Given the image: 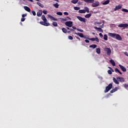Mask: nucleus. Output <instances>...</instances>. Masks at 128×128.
I'll use <instances>...</instances> for the list:
<instances>
[{"mask_svg":"<svg viewBox=\"0 0 128 128\" xmlns=\"http://www.w3.org/2000/svg\"><path fill=\"white\" fill-rule=\"evenodd\" d=\"M111 72H114V69H112H112H111Z\"/></svg>","mask_w":128,"mask_h":128,"instance_id":"60","label":"nucleus"},{"mask_svg":"<svg viewBox=\"0 0 128 128\" xmlns=\"http://www.w3.org/2000/svg\"><path fill=\"white\" fill-rule=\"evenodd\" d=\"M76 37V38H77L78 40H80V38L77 37L76 36H75Z\"/></svg>","mask_w":128,"mask_h":128,"instance_id":"55","label":"nucleus"},{"mask_svg":"<svg viewBox=\"0 0 128 128\" xmlns=\"http://www.w3.org/2000/svg\"><path fill=\"white\" fill-rule=\"evenodd\" d=\"M96 52H97V54H100V48H97L96 49Z\"/></svg>","mask_w":128,"mask_h":128,"instance_id":"30","label":"nucleus"},{"mask_svg":"<svg viewBox=\"0 0 128 128\" xmlns=\"http://www.w3.org/2000/svg\"><path fill=\"white\" fill-rule=\"evenodd\" d=\"M118 28H128V24H120L118 26Z\"/></svg>","mask_w":128,"mask_h":128,"instance_id":"8","label":"nucleus"},{"mask_svg":"<svg viewBox=\"0 0 128 128\" xmlns=\"http://www.w3.org/2000/svg\"><path fill=\"white\" fill-rule=\"evenodd\" d=\"M56 14H58V16H62V12H57Z\"/></svg>","mask_w":128,"mask_h":128,"instance_id":"39","label":"nucleus"},{"mask_svg":"<svg viewBox=\"0 0 128 128\" xmlns=\"http://www.w3.org/2000/svg\"><path fill=\"white\" fill-rule=\"evenodd\" d=\"M62 32H64V34H66V32H68V30H66V28H62Z\"/></svg>","mask_w":128,"mask_h":128,"instance_id":"35","label":"nucleus"},{"mask_svg":"<svg viewBox=\"0 0 128 128\" xmlns=\"http://www.w3.org/2000/svg\"><path fill=\"white\" fill-rule=\"evenodd\" d=\"M98 46L96 44H92L89 46V48H96Z\"/></svg>","mask_w":128,"mask_h":128,"instance_id":"25","label":"nucleus"},{"mask_svg":"<svg viewBox=\"0 0 128 128\" xmlns=\"http://www.w3.org/2000/svg\"><path fill=\"white\" fill-rule=\"evenodd\" d=\"M32 12L33 16H36V12L34 10H32Z\"/></svg>","mask_w":128,"mask_h":128,"instance_id":"44","label":"nucleus"},{"mask_svg":"<svg viewBox=\"0 0 128 128\" xmlns=\"http://www.w3.org/2000/svg\"><path fill=\"white\" fill-rule=\"evenodd\" d=\"M68 38L70 40H74V38H72V36H68Z\"/></svg>","mask_w":128,"mask_h":128,"instance_id":"45","label":"nucleus"},{"mask_svg":"<svg viewBox=\"0 0 128 128\" xmlns=\"http://www.w3.org/2000/svg\"><path fill=\"white\" fill-rule=\"evenodd\" d=\"M112 88V83H110V84L108 86H107L106 88V90H104V92L106 93V92H110V89Z\"/></svg>","mask_w":128,"mask_h":128,"instance_id":"2","label":"nucleus"},{"mask_svg":"<svg viewBox=\"0 0 128 128\" xmlns=\"http://www.w3.org/2000/svg\"><path fill=\"white\" fill-rule=\"evenodd\" d=\"M74 10H80V8L75 6L74 8Z\"/></svg>","mask_w":128,"mask_h":128,"instance_id":"33","label":"nucleus"},{"mask_svg":"<svg viewBox=\"0 0 128 128\" xmlns=\"http://www.w3.org/2000/svg\"><path fill=\"white\" fill-rule=\"evenodd\" d=\"M48 18H50V20H55V21L58 20V19L54 18V17L48 14Z\"/></svg>","mask_w":128,"mask_h":128,"instance_id":"12","label":"nucleus"},{"mask_svg":"<svg viewBox=\"0 0 128 128\" xmlns=\"http://www.w3.org/2000/svg\"><path fill=\"white\" fill-rule=\"evenodd\" d=\"M72 28L73 30H78V28H76V27L74 26H72Z\"/></svg>","mask_w":128,"mask_h":128,"instance_id":"51","label":"nucleus"},{"mask_svg":"<svg viewBox=\"0 0 128 128\" xmlns=\"http://www.w3.org/2000/svg\"><path fill=\"white\" fill-rule=\"evenodd\" d=\"M83 38H86V39H88V38H90L88 37H86V36H84Z\"/></svg>","mask_w":128,"mask_h":128,"instance_id":"52","label":"nucleus"},{"mask_svg":"<svg viewBox=\"0 0 128 128\" xmlns=\"http://www.w3.org/2000/svg\"><path fill=\"white\" fill-rule=\"evenodd\" d=\"M77 18L80 20V22H86V18H82L80 16H77Z\"/></svg>","mask_w":128,"mask_h":128,"instance_id":"6","label":"nucleus"},{"mask_svg":"<svg viewBox=\"0 0 128 128\" xmlns=\"http://www.w3.org/2000/svg\"><path fill=\"white\" fill-rule=\"evenodd\" d=\"M78 0H72L71 2H72V4H78Z\"/></svg>","mask_w":128,"mask_h":128,"instance_id":"28","label":"nucleus"},{"mask_svg":"<svg viewBox=\"0 0 128 128\" xmlns=\"http://www.w3.org/2000/svg\"><path fill=\"white\" fill-rule=\"evenodd\" d=\"M92 34H96L94 32H92Z\"/></svg>","mask_w":128,"mask_h":128,"instance_id":"62","label":"nucleus"},{"mask_svg":"<svg viewBox=\"0 0 128 128\" xmlns=\"http://www.w3.org/2000/svg\"><path fill=\"white\" fill-rule=\"evenodd\" d=\"M94 28L95 30H98V32H104V30L100 28H98L96 26H94Z\"/></svg>","mask_w":128,"mask_h":128,"instance_id":"14","label":"nucleus"},{"mask_svg":"<svg viewBox=\"0 0 128 128\" xmlns=\"http://www.w3.org/2000/svg\"><path fill=\"white\" fill-rule=\"evenodd\" d=\"M85 42L87 43L88 44L90 42V40H86Z\"/></svg>","mask_w":128,"mask_h":128,"instance_id":"53","label":"nucleus"},{"mask_svg":"<svg viewBox=\"0 0 128 128\" xmlns=\"http://www.w3.org/2000/svg\"><path fill=\"white\" fill-rule=\"evenodd\" d=\"M70 28H68V27L67 28V29L68 30H70Z\"/></svg>","mask_w":128,"mask_h":128,"instance_id":"61","label":"nucleus"},{"mask_svg":"<svg viewBox=\"0 0 128 128\" xmlns=\"http://www.w3.org/2000/svg\"><path fill=\"white\" fill-rule=\"evenodd\" d=\"M113 81L116 84H120V82L118 80V79L116 78H113Z\"/></svg>","mask_w":128,"mask_h":128,"instance_id":"15","label":"nucleus"},{"mask_svg":"<svg viewBox=\"0 0 128 128\" xmlns=\"http://www.w3.org/2000/svg\"><path fill=\"white\" fill-rule=\"evenodd\" d=\"M52 26H58V22H53Z\"/></svg>","mask_w":128,"mask_h":128,"instance_id":"34","label":"nucleus"},{"mask_svg":"<svg viewBox=\"0 0 128 128\" xmlns=\"http://www.w3.org/2000/svg\"><path fill=\"white\" fill-rule=\"evenodd\" d=\"M77 30H78V32H84V30L82 29H80V28H77Z\"/></svg>","mask_w":128,"mask_h":128,"instance_id":"40","label":"nucleus"},{"mask_svg":"<svg viewBox=\"0 0 128 128\" xmlns=\"http://www.w3.org/2000/svg\"><path fill=\"white\" fill-rule=\"evenodd\" d=\"M79 14H86V10H78Z\"/></svg>","mask_w":128,"mask_h":128,"instance_id":"23","label":"nucleus"},{"mask_svg":"<svg viewBox=\"0 0 128 128\" xmlns=\"http://www.w3.org/2000/svg\"><path fill=\"white\" fill-rule=\"evenodd\" d=\"M110 2V0H106V1H104V2L102 3V4H103L104 6H106V4H108Z\"/></svg>","mask_w":128,"mask_h":128,"instance_id":"19","label":"nucleus"},{"mask_svg":"<svg viewBox=\"0 0 128 128\" xmlns=\"http://www.w3.org/2000/svg\"><path fill=\"white\" fill-rule=\"evenodd\" d=\"M122 8V4H119L115 7L114 10L116 12L118 10H120Z\"/></svg>","mask_w":128,"mask_h":128,"instance_id":"10","label":"nucleus"},{"mask_svg":"<svg viewBox=\"0 0 128 128\" xmlns=\"http://www.w3.org/2000/svg\"><path fill=\"white\" fill-rule=\"evenodd\" d=\"M66 18H68V20H72V18H70L69 16H67Z\"/></svg>","mask_w":128,"mask_h":128,"instance_id":"54","label":"nucleus"},{"mask_svg":"<svg viewBox=\"0 0 128 128\" xmlns=\"http://www.w3.org/2000/svg\"><path fill=\"white\" fill-rule=\"evenodd\" d=\"M126 36H128V32L126 34Z\"/></svg>","mask_w":128,"mask_h":128,"instance_id":"63","label":"nucleus"},{"mask_svg":"<svg viewBox=\"0 0 128 128\" xmlns=\"http://www.w3.org/2000/svg\"><path fill=\"white\" fill-rule=\"evenodd\" d=\"M42 10H40L38 12H37V16H42Z\"/></svg>","mask_w":128,"mask_h":128,"instance_id":"21","label":"nucleus"},{"mask_svg":"<svg viewBox=\"0 0 128 128\" xmlns=\"http://www.w3.org/2000/svg\"><path fill=\"white\" fill-rule=\"evenodd\" d=\"M65 26H68V28H72V22H65Z\"/></svg>","mask_w":128,"mask_h":128,"instance_id":"3","label":"nucleus"},{"mask_svg":"<svg viewBox=\"0 0 128 128\" xmlns=\"http://www.w3.org/2000/svg\"><path fill=\"white\" fill-rule=\"evenodd\" d=\"M100 6V2L98 1L94 2H93L92 4V8H96V6Z\"/></svg>","mask_w":128,"mask_h":128,"instance_id":"5","label":"nucleus"},{"mask_svg":"<svg viewBox=\"0 0 128 128\" xmlns=\"http://www.w3.org/2000/svg\"><path fill=\"white\" fill-rule=\"evenodd\" d=\"M125 54H126V56H128V52H125Z\"/></svg>","mask_w":128,"mask_h":128,"instance_id":"58","label":"nucleus"},{"mask_svg":"<svg viewBox=\"0 0 128 128\" xmlns=\"http://www.w3.org/2000/svg\"><path fill=\"white\" fill-rule=\"evenodd\" d=\"M60 18L62 20V22H66L68 20L66 18Z\"/></svg>","mask_w":128,"mask_h":128,"instance_id":"38","label":"nucleus"},{"mask_svg":"<svg viewBox=\"0 0 128 128\" xmlns=\"http://www.w3.org/2000/svg\"><path fill=\"white\" fill-rule=\"evenodd\" d=\"M108 68H110V70H112V68L110 66H108Z\"/></svg>","mask_w":128,"mask_h":128,"instance_id":"59","label":"nucleus"},{"mask_svg":"<svg viewBox=\"0 0 128 128\" xmlns=\"http://www.w3.org/2000/svg\"><path fill=\"white\" fill-rule=\"evenodd\" d=\"M41 18L42 20H44V22H48V20H46V16H44V15H42Z\"/></svg>","mask_w":128,"mask_h":128,"instance_id":"18","label":"nucleus"},{"mask_svg":"<svg viewBox=\"0 0 128 128\" xmlns=\"http://www.w3.org/2000/svg\"><path fill=\"white\" fill-rule=\"evenodd\" d=\"M84 10H86V12H90V8L88 7H84Z\"/></svg>","mask_w":128,"mask_h":128,"instance_id":"29","label":"nucleus"},{"mask_svg":"<svg viewBox=\"0 0 128 128\" xmlns=\"http://www.w3.org/2000/svg\"><path fill=\"white\" fill-rule=\"evenodd\" d=\"M99 36H100V38H104V35H102V33H100Z\"/></svg>","mask_w":128,"mask_h":128,"instance_id":"46","label":"nucleus"},{"mask_svg":"<svg viewBox=\"0 0 128 128\" xmlns=\"http://www.w3.org/2000/svg\"><path fill=\"white\" fill-rule=\"evenodd\" d=\"M110 62L111 64H112V66H116V62H114V60H110Z\"/></svg>","mask_w":128,"mask_h":128,"instance_id":"22","label":"nucleus"},{"mask_svg":"<svg viewBox=\"0 0 128 128\" xmlns=\"http://www.w3.org/2000/svg\"><path fill=\"white\" fill-rule=\"evenodd\" d=\"M84 16L86 18H90V16H92V14H87L85 15Z\"/></svg>","mask_w":128,"mask_h":128,"instance_id":"26","label":"nucleus"},{"mask_svg":"<svg viewBox=\"0 0 128 128\" xmlns=\"http://www.w3.org/2000/svg\"><path fill=\"white\" fill-rule=\"evenodd\" d=\"M26 16V14H22V18H25Z\"/></svg>","mask_w":128,"mask_h":128,"instance_id":"50","label":"nucleus"},{"mask_svg":"<svg viewBox=\"0 0 128 128\" xmlns=\"http://www.w3.org/2000/svg\"><path fill=\"white\" fill-rule=\"evenodd\" d=\"M36 4H38V6H40V8H44V4H42V3L40 2H37Z\"/></svg>","mask_w":128,"mask_h":128,"instance_id":"31","label":"nucleus"},{"mask_svg":"<svg viewBox=\"0 0 128 128\" xmlns=\"http://www.w3.org/2000/svg\"><path fill=\"white\" fill-rule=\"evenodd\" d=\"M53 6L56 8H58V6H60V4H58V3H56L55 4H53Z\"/></svg>","mask_w":128,"mask_h":128,"instance_id":"27","label":"nucleus"},{"mask_svg":"<svg viewBox=\"0 0 128 128\" xmlns=\"http://www.w3.org/2000/svg\"><path fill=\"white\" fill-rule=\"evenodd\" d=\"M115 72H118V74H122V72H120V70H118V68H115Z\"/></svg>","mask_w":128,"mask_h":128,"instance_id":"24","label":"nucleus"},{"mask_svg":"<svg viewBox=\"0 0 128 128\" xmlns=\"http://www.w3.org/2000/svg\"><path fill=\"white\" fill-rule=\"evenodd\" d=\"M75 34H77V36H80V38H84V34L80 33V32H75Z\"/></svg>","mask_w":128,"mask_h":128,"instance_id":"16","label":"nucleus"},{"mask_svg":"<svg viewBox=\"0 0 128 128\" xmlns=\"http://www.w3.org/2000/svg\"><path fill=\"white\" fill-rule=\"evenodd\" d=\"M54 2H60L58 0H54Z\"/></svg>","mask_w":128,"mask_h":128,"instance_id":"57","label":"nucleus"},{"mask_svg":"<svg viewBox=\"0 0 128 128\" xmlns=\"http://www.w3.org/2000/svg\"><path fill=\"white\" fill-rule=\"evenodd\" d=\"M43 14H48V11L44 10L42 11Z\"/></svg>","mask_w":128,"mask_h":128,"instance_id":"43","label":"nucleus"},{"mask_svg":"<svg viewBox=\"0 0 128 128\" xmlns=\"http://www.w3.org/2000/svg\"><path fill=\"white\" fill-rule=\"evenodd\" d=\"M84 2L87 4H92L94 2V0H84Z\"/></svg>","mask_w":128,"mask_h":128,"instance_id":"13","label":"nucleus"},{"mask_svg":"<svg viewBox=\"0 0 128 128\" xmlns=\"http://www.w3.org/2000/svg\"><path fill=\"white\" fill-rule=\"evenodd\" d=\"M104 40H108V35H106V34L104 35Z\"/></svg>","mask_w":128,"mask_h":128,"instance_id":"36","label":"nucleus"},{"mask_svg":"<svg viewBox=\"0 0 128 128\" xmlns=\"http://www.w3.org/2000/svg\"><path fill=\"white\" fill-rule=\"evenodd\" d=\"M108 74H112V72L111 70H108Z\"/></svg>","mask_w":128,"mask_h":128,"instance_id":"41","label":"nucleus"},{"mask_svg":"<svg viewBox=\"0 0 128 128\" xmlns=\"http://www.w3.org/2000/svg\"><path fill=\"white\" fill-rule=\"evenodd\" d=\"M64 14L65 16H68V12H64Z\"/></svg>","mask_w":128,"mask_h":128,"instance_id":"47","label":"nucleus"},{"mask_svg":"<svg viewBox=\"0 0 128 128\" xmlns=\"http://www.w3.org/2000/svg\"><path fill=\"white\" fill-rule=\"evenodd\" d=\"M40 24H42V26H44V22H40Z\"/></svg>","mask_w":128,"mask_h":128,"instance_id":"42","label":"nucleus"},{"mask_svg":"<svg viewBox=\"0 0 128 128\" xmlns=\"http://www.w3.org/2000/svg\"><path fill=\"white\" fill-rule=\"evenodd\" d=\"M120 68L122 70V72H126V68H124V66H122V64H119L118 65Z\"/></svg>","mask_w":128,"mask_h":128,"instance_id":"11","label":"nucleus"},{"mask_svg":"<svg viewBox=\"0 0 128 128\" xmlns=\"http://www.w3.org/2000/svg\"><path fill=\"white\" fill-rule=\"evenodd\" d=\"M69 30H70V32H74V30L72 28H70Z\"/></svg>","mask_w":128,"mask_h":128,"instance_id":"56","label":"nucleus"},{"mask_svg":"<svg viewBox=\"0 0 128 128\" xmlns=\"http://www.w3.org/2000/svg\"><path fill=\"white\" fill-rule=\"evenodd\" d=\"M24 20H26V18H21V22H24Z\"/></svg>","mask_w":128,"mask_h":128,"instance_id":"48","label":"nucleus"},{"mask_svg":"<svg viewBox=\"0 0 128 128\" xmlns=\"http://www.w3.org/2000/svg\"><path fill=\"white\" fill-rule=\"evenodd\" d=\"M20 24H21L22 26V22H20Z\"/></svg>","mask_w":128,"mask_h":128,"instance_id":"64","label":"nucleus"},{"mask_svg":"<svg viewBox=\"0 0 128 128\" xmlns=\"http://www.w3.org/2000/svg\"><path fill=\"white\" fill-rule=\"evenodd\" d=\"M117 80L120 82H124V78L120 76L117 77Z\"/></svg>","mask_w":128,"mask_h":128,"instance_id":"9","label":"nucleus"},{"mask_svg":"<svg viewBox=\"0 0 128 128\" xmlns=\"http://www.w3.org/2000/svg\"><path fill=\"white\" fill-rule=\"evenodd\" d=\"M88 40H92V42H100V40L98 39V37H96L95 38H88Z\"/></svg>","mask_w":128,"mask_h":128,"instance_id":"4","label":"nucleus"},{"mask_svg":"<svg viewBox=\"0 0 128 128\" xmlns=\"http://www.w3.org/2000/svg\"><path fill=\"white\" fill-rule=\"evenodd\" d=\"M50 24L49 22H44V26H50Z\"/></svg>","mask_w":128,"mask_h":128,"instance_id":"32","label":"nucleus"},{"mask_svg":"<svg viewBox=\"0 0 128 128\" xmlns=\"http://www.w3.org/2000/svg\"><path fill=\"white\" fill-rule=\"evenodd\" d=\"M118 90V88L116 87V88H115L111 90L110 91V94H114V92H116V90Z\"/></svg>","mask_w":128,"mask_h":128,"instance_id":"20","label":"nucleus"},{"mask_svg":"<svg viewBox=\"0 0 128 128\" xmlns=\"http://www.w3.org/2000/svg\"><path fill=\"white\" fill-rule=\"evenodd\" d=\"M108 36L110 38H116L118 40H122V38L120 36V35L116 34L115 33H108Z\"/></svg>","mask_w":128,"mask_h":128,"instance_id":"1","label":"nucleus"},{"mask_svg":"<svg viewBox=\"0 0 128 128\" xmlns=\"http://www.w3.org/2000/svg\"><path fill=\"white\" fill-rule=\"evenodd\" d=\"M24 9L28 12H30V8L28 6H24Z\"/></svg>","mask_w":128,"mask_h":128,"instance_id":"17","label":"nucleus"},{"mask_svg":"<svg viewBox=\"0 0 128 128\" xmlns=\"http://www.w3.org/2000/svg\"><path fill=\"white\" fill-rule=\"evenodd\" d=\"M124 88H126L128 87V84H124Z\"/></svg>","mask_w":128,"mask_h":128,"instance_id":"49","label":"nucleus"},{"mask_svg":"<svg viewBox=\"0 0 128 128\" xmlns=\"http://www.w3.org/2000/svg\"><path fill=\"white\" fill-rule=\"evenodd\" d=\"M122 10V12H128V10L126 8H123Z\"/></svg>","mask_w":128,"mask_h":128,"instance_id":"37","label":"nucleus"},{"mask_svg":"<svg viewBox=\"0 0 128 128\" xmlns=\"http://www.w3.org/2000/svg\"><path fill=\"white\" fill-rule=\"evenodd\" d=\"M105 50L106 52V54L108 56H110V54H112L110 48H106Z\"/></svg>","mask_w":128,"mask_h":128,"instance_id":"7","label":"nucleus"}]
</instances>
